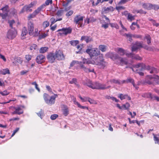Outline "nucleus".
I'll return each instance as SVG.
<instances>
[{
    "instance_id": "nucleus-1",
    "label": "nucleus",
    "mask_w": 159,
    "mask_h": 159,
    "mask_svg": "<svg viewBox=\"0 0 159 159\" xmlns=\"http://www.w3.org/2000/svg\"><path fill=\"white\" fill-rule=\"evenodd\" d=\"M128 67V66L126 67V68ZM129 67L133 71L138 73L141 76H143L144 75V73L141 71L146 69V66L145 64L142 63L134 65L132 66Z\"/></svg>"
},
{
    "instance_id": "nucleus-2",
    "label": "nucleus",
    "mask_w": 159,
    "mask_h": 159,
    "mask_svg": "<svg viewBox=\"0 0 159 159\" xmlns=\"http://www.w3.org/2000/svg\"><path fill=\"white\" fill-rule=\"evenodd\" d=\"M92 45L88 47V48L86 50V52L89 54L92 59L94 56H97L100 54V52L97 48H92Z\"/></svg>"
},
{
    "instance_id": "nucleus-3",
    "label": "nucleus",
    "mask_w": 159,
    "mask_h": 159,
    "mask_svg": "<svg viewBox=\"0 0 159 159\" xmlns=\"http://www.w3.org/2000/svg\"><path fill=\"white\" fill-rule=\"evenodd\" d=\"M157 75H155L153 76L152 75L147 76L144 82V84H154V82L157 83Z\"/></svg>"
},
{
    "instance_id": "nucleus-4",
    "label": "nucleus",
    "mask_w": 159,
    "mask_h": 159,
    "mask_svg": "<svg viewBox=\"0 0 159 159\" xmlns=\"http://www.w3.org/2000/svg\"><path fill=\"white\" fill-rule=\"evenodd\" d=\"M17 31L15 28L10 29L7 32V37L8 39H12L16 36Z\"/></svg>"
},
{
    "instance_id": "nucleus-5",
    "label": "nucleus",
    "mask_w": 159,
    "mask_h": 159,
    "mask_svg": "<svg viewBox=\"0 0 159 159\" xmlns=\"http://www.w3.org/2000/svg\"><path fill=\"white\" fill-rule=\"evenodd\" d=\"M43 98L45 102L48 105L53 104L52 99V98L46 93H44L43 95Z\"/></svg>"
},
{
    "instance_id": "nucleus-6",
    "label": "nucleus",
    "mask_w": 159,
    "mask_h": 159,
    "mask_svg": "<svg viewBox=\"0 0 159 159\" xmlns=\"http://www.w3.org/2000/svg\"><path fill=\"white\" fill-rule=\"evenodd\" d=\"M83 17L80 15H77L74 18V22L76 24H80L81 27L82 25V22L83 20Z\"/></svg>"
},
{
    "instance_id": "nucleus-7",
    "label": "nucleus",
    "mask_w": 159,
    "mask_h": 159,
    "mask_svg": "<svg viewBox=\"0 0 159 159\" xmlns=\"http://www.w3.org/2000/svg\"><path fill=\"white\" fill-rule=\"evenodd\" d=\"M142 42H136L133 46L132 48V51L134 52L140 48L143 47Z\"/></svg>"
},
{
    "instance_id": "nucleus-8",
    "label": "nucleus",
    "mask_w": 159,
    "mask_h": 159,
    "mask_svg": "<svg viewBox=\"0 0 159 159\" xmlns=\"http://www.w3.org/2000/svg\"><path fill=\"white\" fill-rule=\"evenodd\" d=\"M55 54V55L56 58L58 60H63L65 58L63 52L61 50L56 51Z\"/></svg>"
},
{
    "instance_id": "nucleus-9",
    "label": "nucleus",
    "mask_w": 159,
    "mask_h": 159,
    "mask_svg": "<svg viewBox=\"0 0 159 159\" xmlns=\"http://www.w3.org/2000/svg\"><path fill=\"white\" fill-rule=\"evenodd\" d=\"M56 58L55 53L52 52L49 53L47 57L48 62L51 63L54 62Z\"/></svg>"
},
{
    "instance_id": "nucleus-10",
    "label": "nucleus",
    "mask_w": 159,
    "mask_h": 159,
    "mask_svg": "<svg viewBox=\"0 0 159 159\" xmlns=\"http://www.w3.org/2000/svg\"><path fill=\"white\" fill-rule=\"evenodd\" d=\"M45 57L43 55L40 54L37 56L36 59V61L38 64H41L45 61Z\"/></svg>"
},
{
    "instance_id": "nucleus-11",
    "label": "nucleus",
    "mask_w": 159,
    "mask_h": 159,
    "mask_svg": "<svg viewBox=\"0 0 159 159\" xmlns=\"http://www.w3.org/2000/svg\"><path fill=\"white\" fill-rule=\"evenodd\" d=\"M102 84H101L98 82H93L92 89L102 90L104 89L103 87Z\"/></svg>"
},
{
    "instance_id": "nucleus-12",
    "label": "nucleus",
    "mask_w": 159,
    "mask_h": 159,
    "mask_svg": "<svg viewBox=\"0 0 159 159\" xmlns=\"http://www.w3.org/2000/svg\"><path fill=\"white\" fill-rule=\"evenodd\" d=\"M34 24L31 22L28 23V30L29 34L30 35H33L34 32Z\"/></svg>"
},
{
    "instance_id": "nucleus-13",
    "label": "nucleus",
    "mask_w": 159,
    "mask_h": 159,
    "mask_svg": "<svg viewBox=\"0 0 159 159\" xmlns=\"http://www.w3.org/2000/svg\"><path fill=\"white\" fill-rule=\"evenodd\" d=\"M15 111L12 112V114L20 115L23 113V111L20 107H14Z\"/></svg>"
},
{
    "instance_id": "nucleus-14",
    "label": "nucleus",
    "mask_w": 159,
    "mask_h": 159,
    "mask_svg": "<svg viewBox=\"0 0 159 159\" xmlns=\"http://www.w3.org/2000/svg\"><path fill=\"white\" fill-rule=\"evenodd\" d=\"M146 70H150V73L156 74L159 71L158 69L149 65L146 66Z\"/></svg>"
},
{
    "instance_id": "nucleus-15",
    "label": "nucleus",
    "mask_w": 159,
    "mask_h": 159,
    "mask_svg": "<svg viewBox=\"0 0 159 159\" xmlns=\"http://www.w3.org/2000/svg\"><path fill=\"white\" fill-rule=\"evenodd\" d=\"M80 68L85 72L89 73L91 72H93L94 71V69H93L92 70H90L89 69L85 66H84L82 64V62H80Z\"/></svg>"
},
{
    "instance_id": "nucleus-16",
    "label": "nucleus",
    "mask_w": 159,
    "mask_h": 159,
    "mask_svg": "<svg viewBox=\"0 0 159 159\" xmlns=\"http://www.w3.org/2000/svg\"><path fill=\"white\" fill-rule=\"evenodd\" d=\"M61 30L63 31L62 34H64V35H66L71 33L72 29L70 27L68 28H63L61 29Z\"/></svg>"
},
{
    "instance_id": "nucleus-17",
    "label": "nucleus",
    "mask_w": 159,
    "mask_h": 159,
    "mask_svg": "<svg viewBox=\"0 0 159 159\" xmlns=\"http://www.w3.org/2000/svg\"><path fill=\"white\" fill-rule=\"evenodd\" d=\"M81 40H84L87 43L91 42L93 41V38L91 36L87 35L82 36Z\"/></svg>"
},
{
    "instance_id": "nucleus-18",
    "label": "nucleus",
    "mask_w": 159,
    "mask_h": 159,
    "mask_svg": "<svg viewBox=\"0 0 159 159\" xmlns=\"http://www.w3.org/2000/svg\"><path fill=\"white\" fill-rule=\"evenodd\" d=\"M103 12L104 13H107L110 11H114V9L112 7L110 6L109 7H103Z\"/></svg>"
},
{
    "instance_id": "nucleus-19",
    "label": "nucleus",
    "mask_w": 159,
    "mask_h": 159,
    "mask_svg": "<svg viewBox=\"0 0 159 159\" xmlns=\"http://www.w3.org/2000/svg\"><path fill=\"white\" fill-rule=\"evenodd\" d=\"M123 84L124 83H131L133 84V86L134 87H136L135 85L134 84V80L132 78H131L130 77L128 78L127 79H126V80H123Z\"/></svg>"
},
{
    "instance_id": "nucleus-20",
    "label": "nucleus",
    "mask_w": 159,
    "mask_h": 159,
    "mask_svg": "<svg viewBox=\"0 0 159 159\" xmlns=\"http://www.w3.org/2000/svg\"><path fill=\"white\" fill-rule=\"evenodd\" d=\"M152 6V4L149 3H143L142 5L143 8L148 10L151 9V7Z\"/></svg>"
},
{
    "instance_id": "nucleus-21",
    "label": "nucleus",
    "mask_w": 159,
    "mask_h": 159,
    "mask_svg": "<svg viewBox=\"0 0 159 159\" xmlns=\"http://www.w3.org/2000/svg\"><path fill=\"white\" fill-rule=\"evenodd\" d=\"M110 82L111 83H114L118 84H123V80L120 81V80L115 79H111L110 80Z\"/></svg>"
},
{
    "instance_id": "nucleus-22",
    "label": "nucleus",
    "mask_w": 159,
    "mask_h": 159,
    "mask_svg": "<svg viewBox=\"0 0 159 159\" xmlns=\"http://www.w3.org/2000/svg\"><path fill=\"white\" fill-rule=\"evenodd\" d=\"M32 11V10L27 5H25L22 9L20 11V13H23L25 11Z\"/></svg>"
},
{
    "instance_id": "nucleus-23",
    "label": "nucleus",
    "mask_w": 159,
    "mask_h": 159,
    "mask_svg": "<svg viewBox=\"0 0 159 159\" xmlns=\"http://www.w3.org/2000/svg\"><path fill=\"white\" fill-rule=\"evenodd\" d=\"M100 68L103 69L106 65V63L103 61H101L98 62L97 64Z\"/></svg>"
},
{
    "instance_id": "nucleus-24",
    "label": "nucleus",
    "mask_w": 159,
    "mask_h": 159,
    "mask_svg": "<svg viewBox=\"0 0 159 159\" xmlns=\"http://www.w3.org/2000/svg\"><path fill=\"white\" fill-rule=\"evenodd\" d=\"M117 52L120 55L123 56L126 53V51L122 48H118Z\"/></svg>"
},
{
    "instance_id": "nucleus-25",
    "label": "nucleus",
    "mask_w": 159,
    "mask_h": 159,
    "mask_svg": "<svg viewBox=\"0 0 159 159\" xmlns=\"http://www.w3.org/2000/svg\"><path fill=\"white\" fill-rule=\"evenodd\" d=\"M123 35L127 37V40L131 42L132 41V38L133 37V34L130 33L128 34H125Z\"/></svg>"
},
{
    "instance_id": "nucleus-26",
    "label": "nucleus",
    "mask_w": 159,
    "mask_h": 159,
    "mask_svg": "<svg viewBox=\"0 0 159 159\" xmlns=\"http://www.w3.org/2000/svg\"><path fill=\"white\" fill-rule=\"evenodd\" d=\"M145 96L148 98H150L152 100H155L156 96L152 95V93H148L146 94Z\"/></svg>"
},
{
    "instance_id": "nucleus-27",
    "label": "nucleus",
    "mask_w": 159,
    "mask_h": 159,
    "mask_svg": "<svg viewBox=\"0 0 159 159\" xmlns=\"http://www.w3.org/2000/svg\"><path fill=\"white\" fill-rule=\"evenodd\" d=\"M145 38L147 40V44L149 45H151V38L150 35L148 34H146L145 35Z\"/></svg>"
},
{
    "instance_id": "nucleus-28",
    "label": "nucleus",
    "mask_w": 159,
    "mask_h": 159,
    "mask_svg": "<svg viewBox=\"0 0 159 159\" xmlns=\"http://www.w3.org/2000/svg\"><path fill=\"white\" fill-rule=\"evenodd\" d=\"M0 10H2L4 13H8L9 11V7L6 5L5 7L1 8Z\"/></svg>"
},
{
    "instance_id": "nucleus-29",
    "label": "nucleus",
    "mask_w": 159,
    "mask_h": 159,
    "mask_svg": "<svg viewBox=\"0 0 159 159\" xmlns=\"http://www.w3.org/2000/svg\"><path fill=\"white\" fill-rule=\"evenodd\" d=\"M83 63L84 64H93L91 61L89 59L83 58Z\"/></svg>"
},
{
    "instance_id": "nucleus-30",
    "label": "nucleus",
    "mask_w": 159,
    "mask_h": 159,
    "mask_svg": "<svg viewBox=\"0 0 159 159\" xmlns=\"http://www.w3.org/2000/svg\"><path fill=\"white\" fill-rule=\"evenodd\" d=\"M27 33V31L26 29V28L25 27H23L22 29L21 36L22 37H23L26 35Z\"/></svg>"
},
{
    "instance_id": "nucleus-31",
    "label": "nucleus",
    "mask_w": 159,
    "mask_h": 159,
    "mask_svg": "<svg viewBox=\"0 0 159 159\" xmlns=\"http://www.w3.org/2000/svg\"><path fill=\"white\" fill-rule=\"evenodd\" d=\"M99 49L102 52H105L106 50L107 47L104 45H100L99 46Z\"/></svg>"
},
{
    "instance_id": "nucleus-32",
    "label": "nucleus",
    "mask_w": 159,
    "mask_h": 159,
    "mask_svg": "<svg viewBox=\"0 0 159 159\" xmlns=\"http://www.w3.org/2000/svg\"><path fill=\"white\" fill-rule=\"evenodd\" d=\"M88 101L91 104H97V102L94 100L88 97L86 98V101Z\"/></svg>"
},
{
    "instance_id": "nucleus-33",
    "label": "nucleus",
    "mask_w": 159,
    "mask_h": 159,
    "mask_svg": "<svg viewBox=\"0 0 159 159\" xmlns=\"http://www.w3.org/2000/svg\"><path fill=\"white\" fill-rule=\"evenodd\" d=\"M48 48L47 47H43L41 48L39 50V52L40 53H44L47 51Z\"/></svg>"
},
{
    "instance_id": "nucleus-34",
    "label": "nucleus",
    "mask_w": 159,
    "mask_h": 159,
    "mask_svg": "<svg viewBox=\"0 0 159 159\" xmlns=\"http://www.w3.org/2000/svg\"><path fill=\"white\" fill-rule=\"evenodd\" d=\"M120 61L121 65H123L124 64L127 65L128 64V62L126 60L123 58H120Z\"/></svg>"
},
{
    "instance_id": "nucleus-35",
    "label": "nucleus",
    "mask_w": 159,
    "mask_h": 159,
    "mask_svg": "<svg viewBox=\"0 0 159 159\" xmlns=\"http://www.w3.org/2000/svg\"><path fill=\"white\" fill-rule=\"evenodd\" d=\"M62 20V18H60L58 19H57L56 20H55V18L52 17V18L50 19V20L51 22V25H52L53 24H54L56 22L58 21H61Z\"/></svg>"
},
{
    "instance_id": "nucleus-36",
    "label": "nucleus",
    "mask_w": 159,
    "mask_h": 159,
    "mask_svg": "<svg viewBox=\"0 0 159 159\" xmlns=\"http://www.w3.org/2000/svg\"><path fill=\"white\" fill-rule=\"evenodd\" d=\"M75 104L78 106V107L82 109H86L87 110L88 109V108L87 107L81 105L80 104L77 102H75Z\"/></svg>"
},
{
    "instance_id": "nucleus-37",
    "label": "nucleus",
    "mask_w": 159,
    "mask_h": 159,
    "mask_svg": "<svg viewBox=\"0 0 159 159\" xmlns=\"http://www.w3.org/2000/svg\"><path fill=\"white\" fill-rule=\"evenodd\" d=\"M70 43L72 45L75 46L79 43V41L77 40H72L70 41Z\"/></svg>"
},
{
    "instance_id": "nucleus-38",
    "label": "nucleus",
    "mask_w": 159,
    "mask_h": 159,
    "mask_svg": "<svg viewBox=\"0 0 159 159\" xmlns=\"http://www.w3.org/2000/svg\"><path fill=\"white\" fill-rule=\"evenodd\" d=\"M148 20H149L152 21V24L154 26H155L157 27H159V23H157L155 20L151 18H149Z\"/></svg>"
},
{
    "instance_id": "nucleus-39",
    "label": "nucleus",
    "mask_w": 159,
    "mask_h": 159,
    "mask_svg": "<svg viewBox=\"0 0 159 159\" xmlns=\"http://www.w3.org/2000/svg\"><path fill=\"white\" fill-rule=\"evenodd\" d=\"M132 59H135L137 60H141L142 59V58L137 55H134L133 54V56L132 57Z\"/></svg>"
},
{
    "instance_id": "nucleus-40",
    "label": "nucleus",
    "mask_w": 159,
    "mask_h": 159,
    "mask_svg": "<svg viewBox=\"0 0 159 159\" xmlns=\"http://www.w3.org/2000/svg\"><path fill=\"white\" fill-rule=\"evenodd\" d=\"M114 54V53L113 52H109L106 54V56H107V57L110 58L112 59H113Z\"/></svg>"
},
{
    "instance_id": "nucleus-41",
    "label": "nucleus",
    "mask_w": 159,
    "mask_h": 159,
    "mask_svg": "<svg viewBox=\"0 0 159 159\" xmlns=\"http://www.w3.org/2000/svg\"><path fill=\"white\" fill-rule=\"evenodd\" d=\"M127 19L131 21L134 19V16H133L131 14L129 13L128 15Z\"/></svg>"
},
{
    "instance_id": "nucleus-42",
    "label": "nucleus",
    "mask_w": 159,
    "mask_h": 159,
    "mask_svg": "<svg viewBox=\"0 0 159 159\" xmlns=\"http://www.w3.org/2000/svg\"><path fill=\"white\" fill-rule=\"evenodd\" d=\"M1 73L2 74L5 75L7 74H9V70L7 69H3L1 71Z\"/></svg>"
},
{
    "instance_id": "nucleus-43",
    "label": "nucleus",
    "mask_w": 159,
    "mask_h": 159,
    "mask_svg": "<svg viewBox=\"0 0 159 159\" xmlns=\"http://www.w3.org/2000/svg\"><path fill=\"white\" fill-rule=\"evenodd\" d=\"M154 136V140L155 141V143H158L159 141V137H157V135L154 134H153Z\"/></svg>"
},
{
    "instance_id": "nucleus-44",
    "label": "nucleus",
    "mask_w": 159,
    "mask_h": 159,
    "mask_svg": "<svg viewBox=\"0 0 159 159\" xmlns=\"http://www.w3.org/2000/svg\"><path fill=\"white\" fill-rule=\"evenodd\" d=\"M8 13H0V16H1L2 19H5L8 16Z\"/></svg>"
},
{
    "instance_id": "nucleus-45",
    "label": "nucleus",
    "mask_w": 159,
    "mask_h": 159,
    "mask_svg": "<svg viewBox=\"0 0 159 159\" xmlns=\"http://www.w3.org/2000/svg\"><path fill=\"white\" fill-rule=\"evenodd\" d=\"M127 96H128L127 95H123L122 94H120L118 96V97L120 98L121 100H122L126 98Z\"/></svg>"
},
{
    "instance_id": "nucleus-46",
    "label": "nucleus",
    "mask_w": 159,
    "mask_h": 159,
    "mask_svg": "<svg viewBox=\"0 0 159 159\" xmlns=\"http://www.w3.org/2000/svg\"><path fill=\"white\" fill-rule=\"evenodd\" d=\"M64 10H59L57 12L56 15L58 16H60L62 15Z\"/></svg>"
},
{
    "instance_id": "nucleus-47",
    "label": "nucleus",
    "mask_w": 159,
    "mask_h": 159,
    "mask_svg": "<svg viewBox=\"0 0 159 159\" xmlns=\"http://www.w3.org/2000/svg\"><path fill=\"white\" fill-rule=\"evenodd\" d=\"M58 97V95L56 94H54V95H52L51 96V98H52V104H54L55 103V99L56 98Z\"/></svg>"
},
{
    "instance_id": "nucleus-48",
    "label": "nucleus",
    "mask_w": 159,
    "mask_h": 159,
    "mask_svg": "<svg viewBox=\"0 0 159 159\" xmlns=\"http://www.w3.org/2000/svg\"><path fill=\"white\" fill-rule=\"evenodd\" d=\"M151 9H153L155 10H157L159 9L158 5L155 4H152V6L151 7Z\"/></svg>"
},
{
    "instance_id": "nucleus-49",
    "label": "nucleus",
    "mask_w": 159,
    "mask_h": 159,
    "mask_svg": "<svg viewBox=\"0 0 159 159\" xmlns=\"http://www.w3.org/2000/svg\"><path fill=\"white\" fill-rule=\"evenodd\" d=\"M93 84V82H92L90 80L89 81L86 83L87 86L91 89H92Z\"/></svg>"
},
{
    "instance_id": "nucleus-50",
    "label": "nucleus",
    "mask_w": 159,
    "mask_h": 159,
    "mask_svg": "<svg viewBox=\"0 0 159 159\" xmlns=\"http://www.w3.org/2000/svg\"><path fill=\"white\" fill-rule=\"evenodd\" d=\"M9 92L7 91V90H4L3 92L0 91V94H2V96H6L9 94Z\"/></svg>"
},
{
    "instance_id": "nucleus-51",
    "label": "nucleus",
    "mask_w": 159,
    "mask_h": 159,
    "mask_svg": "<svg viewBox=\"0 0 159 159\" xmlns=\"http://www.w3.org/2000/svg\"><path fill=\"white\" fill-rule=\"evenodd\" d=\"M69 83L70 84H74L75 85H77V79L75 78H73L69 82Z\"/></svg>"
},
{
    "instance_id": "nucleus-52",
    "label": "nucleus",
    "mask_w": 159,
    "mask_h": 159,
    "mask_svg": "<svg viewBox=\"0 0 159 159\" xmlns=\"http://www.w3.org/2000/svg\"><path fill=\"white\" fill-rule=\"evenodd\" d=\"M52 0H46L45 2V3L43 5H44V7L46 6H48L49 5V4L52 3Z\"/></svg>"
},
{
    "instance_id": "nucleus-53",
    "label": "nucleus",
    "mask_w": 159,
    "mask_h": 159,
    "mask_svg": "<svg viewBox=\"0 0 159 159\" xmlns=\"http://www.w3.org/2000/svg\"><path fill=\"white\" fill-rule=\"evenodd\" d=\"M63 114L65 116H66L69 114V111L67 108H65L63 110Z\"/></svg>"
},
{
    "instance_id": "nucleus-54",
    "label": "nucleus",
    "mask_w": 159,
    "mask_h": 159,
    "mask_svg": "<svg viewBox=\"0 0 159 159\" xmlns=\"http://www.w3.org/2000/svg\"><path fill=\"white\" fill-rule=\"evenodd\" d=\"M30 48L31 50H36L38 49V46L36 44H33L30 46Z\"/></svg>"
},
{
    "instance_id": "nucleus-55",
    "label": "nucleus",
    "mask_w": 159,
    "mask_h": 159,
    "mask_svg": "<svg viewBox=\"0 0 159 159\" xmlns=\"http://www.w3.org/2000/svg\"><path fill=\"white\" fill-rule=\"evenodd\" d=\"M8 23L9 24L10 27L11 29L13 28L12 27V25L13 24L15 23V21L14 20L8 21Z\"/></svg>"
},
{
    "instance_id": "nucleus-56",
    "label": "nucleus",
    "mask_w": 159,
    "mask_h": 159,
    "mask_svg": "<svg viewBox=\"0 0 159 159\" xmlns=\"http://www.w3.org/2000/svg\"><path fill=\"white\" fill-rule=\"evenodd\" d=\"M37 114L38 116L40 117L41 119H42V116L43 114V111L42 109H41L40 111Z\"/></svg>"
},
{
    "instance_id": "nucleus-57",
    "label": "nucleus",
    "mask_w": 159,
    "mask_h": 159,
    "mask_svg": "<svg viewBox=\"0 0 159 159\" xmlns=\"http://www.w3.org/2000/svg\"><path fill=\"white\" fill-rule=\"evenodd\" d=\"M130 106L128 102H126L125 104H123L122 106L125 109H127Z\"/></svg>"
},
{
    "instance_id": "nucleus-58",
    "label": "nucleus",
    "mask_w": 159,
    "mask_h": 159,
    "mask_svg": "<svg viewBox=\"0 0 159 159\" xmlns=\"http://www.w3.org/2000/svg\"><path fill=\"white\" fill-rule=\"evenodd\" d=\"M58 116L57 114H54L52 115L50 117L51 119L52 120H54L56 119Z\"/></svg>"
},
{
    "instance_id": "nucleus-59",
    "label": "nucleus",
    "mask_w": 159,
    "mask_h": 159,
    "mask_svg": "<svg viewBox=\"0 0 159 159\" xmlns=\"http://www.w3.org/2000/svg\"><path fill=\"white\" fill-rule=\"evenodd\" d=\"M36 16V15L34 13V12H33L32 14L28 16V19L29 20H30L31 18H34Z\"/></svg>"
},
{
    "instance_id": "nucleus-60",
    "label": "nucleus",
    "mask_w": 159,
    "mask_h": 159,
    "mask_svg": "<svg viewBox=\"0 0 159 159\" xmlns=\"http://www.w3.org/2000/svg\"><path fill=\"white\" fill-rule=\"evenodd\" d=\"M75 64H80V63L78 61H73L70 64V66L72 67Z\"/></svg>"
},
{
    "instance_id": "nucleus-61",
    "label": "nucleus",
    "mask_w": 159,
    "mask_h": 159,
    "mask_svg": "<svg viewBox=\"0 0 159 159\" xmlns=\"http://www.w3.org/2000/svg\"><path fill=\"white\" fill-rule=\"evenodd\" d=\"M137 13H139L140 14H145L146 13V12L144 11L143 10L141 9L139 10H137L136 11Z\"/></svg>"
},
{
    "instance_id": "nucleus-62",
    "label": "nucleus",
    "mask_w": 159,
    "mask_h": 159,
    "mask_svg": "<svg viewBox=\"0 0 159 159\" xmlns=\"http://www.w3.org/2000/svg\"><path fill=\"white\" fill-rule=\"evenodd\" d=\"M46 87L48 91H49V92H51L53 94V93L52 91V89L49 86L46 85Z\"/></svg>"
},
{
    "instance_id": "nucleus-63",
    "label": "nucleus",
    "mask_w": 159,
    "mask_h": 159,
    "mask_svg": "<svg viewBox=\"0 0 159 159\" xmlns=\"http://www.w3.org/2000/svg\"><path fill=\"white\" fill-rule=\"evenodd\" d=\"M47 36V34L45 33L43 34L40 35L39 36V39H42L44 38Z\"/></svg>"
},
{
    "instance_id": "nucleus-64",
    "label": "nucleus",
    "mask_w": 159,
    "mask_h": 159,
    "mask_svg": "<svg viewBox=\"0 0 159 159\" xmlns=\"http://www.w3.org/2000/svg\"><path fill=\"white\" fill-rule=\"evenodd\" d=\"M73 11L72 10H70L68 12H67L66 14V15L67 16H69L73 14Z\"/></svg>"
}]
</instances>
